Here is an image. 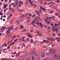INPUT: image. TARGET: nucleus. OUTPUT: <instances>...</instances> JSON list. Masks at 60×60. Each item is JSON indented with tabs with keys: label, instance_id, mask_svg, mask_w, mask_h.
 <instances>
[{
	"label": "nucleus",
	"instance_id": "1",
	"mask_svg": "<svg viewBox=\"0 0 60 60\" xmlns=\"http://www.w3.org/2000/svg\"><path fill=\"white\" fill-rule=\"evenodd\" d=\"M55 57H56L57 59H59L60 58V55L57 54H55L52 57V59L53 60H55Z\"/></svg>",
	"mask_w": 60,
	"mask_h": 60
},
{
	"label": "nucleus",
	"instance_id": "2",
	"mask_svg": "<svg viewBox=\"0 0 60 60\" xmlns=\"http://www.w3.org/2000/svg\"><path fill=\"white\" fill-rule=\"evenodd\" d=\"M56 51L54 49H51L49 51V52L51 54H54L55 53Z\"/></svg>",
	"mask_w": 60,
	"mask_h": 60
},
{
	"label": "nucleus",
	"instance_id": "3",
	"mask_svg": "<svg viewBox=\"0 0 60 60\" xmlns=\"http://www.w3.org/2000/svg\"><path fill=\"white\" fill-rule=\"evenodd\" d=\"M36 33L38 34V36H43V34H42V33L39 31H37Z\"/></svg>",
	"mask_w": 60,
	"mask_h": 60
},
{
	"label": "nucleus",
	"instance_id": "4",
	"mask_svg": "<svg viewBox=\"0 0 60 60\" xmlns=\"http://www.w3.org/2000/svg\"><path fill=\"white\" fill-rule=\"evenodd\" d=\"M27 35L28 36V37H29V38H33V36L31 35V34L29 33H27Z\"/></svg>",
	"mask_w": 60,
	"mask_h": 60
},
{
	"label": "nucleus",
	"instance_id": "5",
	"mask_svg": "<svg viewBox=\"0 0 60 60\" xmlns=\"http://www.w3.org/2000/svg\"><path fill=\"white\" fill-rule=\"evenodd\" d=\"M30 53L31 55H34V51H31Z\"/></svg>",
	"mask_w": 60,
	"mask_h": 60
},
{
	"label": "nucleus",
	"instance_id": "6",
	"mask_svg": "<svg viewBox=\"0 0 60 60\" xmlns=\"http://www.w3.org/2000/svg\"><path fill=\"white\" fill-rule=\"evenodd\" d=\"M13 26H12L10 28H9V29L12 31V30H13V29L14 28V27H13Z\"/></svg>",
	"mask_w": 60,
	"mask_h": 60
},
{
	"label": "nucleus",
	"instance_id": "7",
	"mask_svg": "<svg viewBox=\"0 0 60 60\" xmlns=\"http://www.w3.org/2000/svg\"><path fill=\"white\" fill-rule=\"evenodd\" d=\"M41 56L42 57H44L45 56V54L44 52H43Z\"/></svg>",
	"mask_w": 60,
	"mask_h": 60
},
{
	"label": "nucleus",
	"instance_id": "8",
	"mask_svg": "<svg viewBox=\"0 0 60 60\" xmlns=\"http://www.w3.org/2000/svg\"><path fill=\"white\" fill-rule=\"evenodd\" d=\"M24 27H23V25H21L20 26V29H24Z\"/></svg>",
	"mask_w": 60,
	"mask_h": 60
},
{
	"label": "nucleus",
	"instance_id": "9",
	"mask_svg": "<svg viewBox=\"0 0 60 60\" xmlns=\"http://www.w3.org/2000/svg\"><path fill=\"white\" fill-rule=\"evenodd\" d=\"M19 54H20V53H18L17 54H16V56H15V57H19L20 55H19Z\"/></svg>",
	"mask_w": 60,
	"mask_h": 60
},
{
	"label": "nucleus",
	"instance_id": "10",
	"mask_svg": "<svg viewBox=\"0 0 60 60\" xmlns=\"http://www.w3.org/2000/svg\"><path fill=\"white\" fill-rule=\"evenodd\" d=\"M40 8L41 10H44V11H46V10L45 9V8H42V6H41L40 7Z\"/></svg>",
	"mask_w": 60,
	"mask_h": 60
},
{
	"label": "nucleus",
	"instance_id": "11",
	"mask_svg": "<svg viewBox=\"0 0 60 60\" xmlns=\"http://www.w3.org/2000/svg\"><path fill=\"white\" fill-rule=\"evenodd\" d=\"M19 21L17 20V21H16V23L17 25H19Z\"/></svg>",
	"mask_w": 60,
	"mask_h": 60
},
{
	"label": "nucleus",
	"instance_id": "12",
	"mask_svg": "<svg viewBox=\"0 0 60 60\" xmlns=\"http://www.w3.org/2000/svg\"><path fill=\"white\" fill-rule=\"evenodd\" d=\"M36 13H37V14H38V15H39L40 14V13H39V12L38 11H35Z\"/></svg>",
	"mask_w": 60,
	"mask_h": 60
},
{
	"label": "nucleus",
	"instance_id": "13",
	"mask_svg": "<svg viewBox=\"0 0 60 60\" xmlns=\"http://www.w3.org/2000/svg\"><path fill=\"white\" fill-rule=\"evenodd\" d=\"M10 31V29H9L8 30H7L6 31V34H8V33L9 34V31Z\"/></svg>",
	"mask_w": 60,
	"mask_h": 60
},
{
	"label": "nucleus",
	"instance_id": "14",
	"mask_svg": "<svg viewBox=\"0 0 60 60\" xmlns=\"http://www.w3.org/2000/svg\"><path fill=\"white\" fill-rule=\"evenodd\" d=\"M30 42L31 43H33V42H34V40L33 39H31L30 40Z\"/></svg>",
	"mask_w": 60,
	"mask_h": 60
},
{
	"label": "nucleus",
	"instance_id": "15",
	"mask_svg": "<svg viewBox=\"0 0 60 60\" xmlns=\"http://www.w3.org/2000/svg\"><path fill=\"white\" fill-rule=\"evenodd\" d=\"M54 17H55V18H56V17H55V16H53V17L52 16V17H49V18H50V19H52L54 18Z\"/></svg>",
	"mask_w": 60,
	"mask_h": 60
},
{
	"label": "nucleus",
	"instance_id": "16",
	"mask_svg": "<svg viewBox=\"0 0 60 60\" xmlns=\"http://www.w3.org/2000/svg\"><path fill=\"white\" fill-rule=\"evenodd\" d=\"M18 0H16L15 1V4H16L17 5L18 4Z\"/></svg>",
	"mask_w": 60,
	"mask_h": 60
},
{
	"label": "nucleus",
	"instance_id": "17",
	"mask_svg": "<svg viewBox=\"0 0 60 60\" xmlns=\"http://www.w3.org/2000/svg\"><path fill=\"white\" fill-rule=\"evenodd\" d=\"M58 25H58V24H54V26H55V27H56V26H58Z\"/></svg>",
	"mask_w": 60,
	"mask_h": 60
},
{
	"label": "nucleus",
	"instance_id": "18",
	"mask_svg": "<svg viewBox=\"0 0 60 60\" xmlns=\"http://www.w3.org/2000/svg\"><path fill=\"white\" fill-rule=\"evenodd\" d=\"M17 6V5L16 4V3H15L14 5H13V7H15V8H16V6Z\"/></svg>",
	"mask_w": 60,
	"mask_h": 60
},
{
	"label": "nucleus",
	"instance_id": "19",
	"mask_svg": "<svg viewBox=\"0 0 60 60\" xmlns=\"http://www.w3.org/2000/svg\"><path fill=\"white\" fill-rule=\"evenodd\" d=\"M56 39L57 40V41H60L59 38H56Z\"/></svg>",
	"mask_w": 60,
	"mask_h": 60
},
{
	"label": "nucleus",
	"instance_id": "20",
	"mask_svg": "<svg viewBox=\"0 0 60 60\" xmlns=\"http://www.w3.org/2000/svg\"><path fill=\"white\" fill-rule=\"evenodd\" d=\"M49 52L47 53H46V55L47 56H49Z\"/></svg>",
	"mask_w": 60,
	"mask_h": 60
},
{
	"label": "nucleus",
	"instance_id": "21",
	"mask_svg": "<svg viewBox=\"0 0 60 60\" xmlns=\"http://www.w3.org/2000/svg\"><path fill=\"white\" fill-rule=\"evenodd\" d=\"M52 30L54 31H56V28H54V29L53 28L52 29Z\"/></svg>",
	"mask_w": 60,
	"mask_h": 60
},
{
	"label": "nucleus",
	"instance_id": "22",
	"mask_svg": "<svg viewBox=\"0 0 60 60\" xmlns=\"http://www.w3.org/2000/svg\"><path fill=\"white\" fill-rule=\"evenodd\" d=\"M55 30L56 31H58V28H56Z\"/></svg>",
	"mask_w": 60,
	"mask_h": 60
},
{
	"label": "nucleus",
	"instance_id": "23",
	"mask_svg": "<svg viewBox=\"0 0 60 60\" xmlns=\"http://www.w3.org/2000/svg\"><path fill=\"white\" fill-rule=\"evenodd\" d=\"M7 6V4H6V5L4 4V6H4V7H6Z\"/></svg>",
	"mask_w": 60,
	"mask_h": 60
},
{
	"label": "nucleus",
	"instance_id": "24",
	"mask_svg": "<svg viewBox=\"0 0 60 60\" xmlns=\"http://www.w3.org/2000/svg\"><path fill=\"white\" fill-rule=\"evenodd\" d=\"M26 22H30V20H27V21H26Z\"/></svg>",
	"mask_w": 60,
	"mask_h": 60
},
{
	"label": "nucleus",
	"instance_id": "25",
	"mask_svg": "<svg viewBox=\"0 0 60 60\" xmlns=\"http://www.w3.org/2000/svg\"><path fill=\"white\" fill-rule=\"evenodd\" d=\"M51 38H47V40L48 41H49V40H50Z\"/></svg>",
	"mask_w": 60,
	"mask_h": 60
},
{
	"label": "nucleus",
	"instance_id": "26",
	"mask_svg": "<svg viewBox=\"0 0 60 60\" xmlns=\"http://www.w3.org/2000/svg\"><path fill=\"white\" fill-rule=\"evenodd\" d=\"M56 34L54 33L52 34V36H55Z\"/></svg>",
	"mask_w": 60,
	"mask_h": 60
},
{
	"label": "nucleus",
	"instance_id": "27",
	"mask_svg": "<svg viewBox=\"0 0 60 60\" xmlns=\"http://www.w3.org/2000/svg\"><path fill=\"white\" fill-rule=\"evenodd\" d=\"M21 17L22 18H23V17H25V15H22Z\"/></svg>",
	"mask_w": 60,
	"mask_h": 60
},
{
	"label": "nucleus",
	"instance_id": "28",
	"mask_svg": "<svg viewBox=\"0 0 60 60\" xmlns=\"http://www.w3.org/2000/svg\"><path fill=\"white\" fill-rule=\"evenodd\" d=\"M11 11H13V12H14V11H15V10L14 9H12L11 10Z\"/></svg>",
	"mask_w": 60,
	"mask_h": 60
},
{
	"label": "nucleus",
	"instance_id": "29",
	"mask_svg": "<svg viewBox=\"0 0 60 60\" xmlns=\"http://www.w3.org/2000/svg\"><path fill=\"white\" fill-rule=\"evenodd\" d=\"M59 15V14L58 13H56L55 14V15L56 16H57V15Z\"/></svg>",
	"mask_w": 60,
	"mask_h": 60
},
{
	"label": "nucleus",
	"instance_id": "30",
	"mask_svg": "<svg viewBox=\"0 0 60 60\" xmlns=\"http://www.w3.org/2000/svg\"><path fill=\"white\" fill-rule=\"evenodd\" d=\"M45 22H47V21H48H48H47V19H45Z\"/></svg>",
	"mask_w": 60,
	"mask_h": 60
},
{
	"label": "nucleus",
	"instance_id": "31",
	"mask_svg": "<svg viewBox=\"0 0 60 60\" xmlns=\"http://www.w3.org/2000/svg\"><path fill=\"white\" fill-rule=\"evenodd\" d=\"M51 26H53L54 25L52 23H51Z\"/></svg>",
	"mask_w": 60,
	"mask_h": 60
},
{
	"label": "nucleus",
	"instance_id": "32",
	"mask_svg": "<svg viewBox=\"0 0 60 60\" xmlns=\"http://www.w3.org/2000/svg\"><path fill=\"white\" fill-rule=\"evenodd\" d=\"M30 32H34V30H30Z\"/></svg>",
	"mask_w": 60,
	"mask_h": 60
},
{
	"label": "nucleus",
	"instance_id": "33",
	"mask_svg": "<svg viewBox=\"0 0 60 60\" xmlns=\"http://www.w3.org/2000/svg\"><path fill=\"white\" fill-rule=\"evenodd\" d=\"M41 26V27L42 28L43 27V25L42 24H41L40 25Z\"/></svg>",
	"mask_w": 60,
	"mask_h": 60
},
{
	"label": "nucleus",
	"instance_id": "34",
	"mask_svg": "<svg viewBox=\"0 0 60 60\" xmlns=\"http://www.w3.org/2000/svg\"><path fill=\"white\" fill-rule=\"evenodd\" d=\"M50 40H51L52 41H54L53 40V39L52 38H51Z\"/></svg>",
	"mask_w": 60,
	"mask_h": 60
},
{
	"label": "nucleus",
	"instance_id": "35",
	"mask_svg": "<svg viewBox=\"0 0 60 60\" xmlns=\"http://www.w3.org/2000/svg\"><path fill=\"white\" fill-rule=\"evenodd\" d=\"M23 45H22V46H23L24 47H25L26 46H25V44H24V43H23Z\"/></svg>",
	"mask_w": 60,
	"mask_h": 60
},
{
	"label": "nucleus",
	"instance_id": "36",
	"mask_svg": "<svg viewBox=\"0 0 60 60\" xmlns=\"http://www.w3.org/2000/svg\"><path fill=\"white\" fill-rule=\"evenodd\" d=\"M46 43H49V41H46Z\"/></svg>",
	"mask_w": 60,
	"mask_h": 60
},
{
	"label": "nucleus",
	"instance_id": "37",
	"mask_svg": "<svg viewBox=\"0 0 60 60\" xmlns=\"http://www.w3.org/2000/svg\"><path fill=\"white\" fill-rule=\"evenodd\" d=\"M29 16H32V14H31L30 13H29Z\"/></svg>",
	"mask_w": 60,
	"mask_h": 60
},
{
	"label": "nucleus",
	"instance_id": "38",
	"mask_svg": "<svg viewBox=\"0 0 60 60\" xmlns=\"http://www.w3.org/2000/svg\"><path fill=\"white\" fill-rule=\"evenodd\" d=\"M16 37V35H15L14 37H13V38H15V37Z\"/></svg>",
	"mask_w": 60,
	"mask_h": 60
},
{
	"label": "nucleus",
	"instance_id": "39",
	"mask_svg": "<svg viewBox=\"0 0 60 60\" xmlns=\"http://www.w3.org/2000/svg\"><path fill=\"white\" fill-rule=\"evenodd\" d=\"M24 20L23 19H22L21 20V21H24Z\"/></svg>",
	"mask_w": 60,
	"mask_h": 60
},
{
	"label": "nucleus",
	"instance_id": "40",
	"mask_svg": "<svg viewBox=\"0 0 60 60\" xmlns=\"http://www.w3.org/2000/svg\"><path fill=\"white\" fill-rule=\"evenodd\" d=\"M41 4H42V3H43V1H41L40 2Z\"/></svg>",
	"mask_w": 60,
	"mask_h": 60
},
{
	"label": "nucleus",
	"instance_id": "41",
	"mask_svg": "<svg viewBox=\"0 0 60 60\" xmlns=\"http://www.w3.org/2000/svg\"><path fill=\"white\" fill-rule=\"evenodd\" d=\"M18 40V39H16V40H15L14 41V42H16V41H17V40Z\"/></svg>",
	"mask_w": 60,
	"mask_h": 60
},
{
	"label": "nucleus",
	"instance_id": "42",
	"mask_svg": "<svg viewBox=\"0 0 60 60\" xmlns=\"http://www.w3.org/2000/svg\"><path fill=\"white\" fill-rule=\"evenodd\" d=\"M25 38V37H22V39H24V38Z\"/></svg>",
	"mask_w": 60,
	"mask_h": 60
},
{
	"label": "nucleus",
	"instance_id": "43",
	"mask_svg": "<svg viewBox=\"0 0 60 60\" xmlns=\"http://www.w3.org/2000/svg\"><path fill=\"white\" fill-rule=\"evenodd\" d=\"M33 26H35V27H36V26H37L34 25Z\"/></svg>",
	"mask_w": 60,
	"mask_h": 60
},
{
	"label": "nucleus",
	"instance_id": "44",
	"mask_svg": "<svg viewBox=\"0 0 60 60\" xmlns=\"http://www.w3.org/2000/svg\"><path fill=\"white\" fill-rule=\"evenodd\" d=\"M9 12H8L7 13V14L6 15H8V14H9Z\"/></svg>",
	"mask_w": 60,
	"mask_h": 60
},
{
	"label": "nucleus",
	"instance_id": "45",
	"mask_svg": "<svg viewBox=\"0 0 60 60\" xmlns=\"http://www.w3.org/2000/svg\"><path fill=\"white\" fill-rule=\"evenodd\" d=\"M29 58H28L26 60H29Z\"/></svg>",
	"mask_w": 60,
	"mask_h": 60
},
{
	"label": "nucleus",
	"instance_id": "46",
	"mask_svg": "<svg viewBox=\"0 0 60 60\" xmlns=\"http://www.w3.org/2000/svg\"><path fill=\"white\" fill-rule=\"evenodd\" d=\"M34 8H36V5H35V4L34 5Z\"/></svg>",
	"mask_w": 60,
	"mask_h": 60
},
{
	"label": "nucleus",
	"instance_id": "47",
	"mask_svg": "<svg viewBox=\"0 0 60 60\" xmlns=\"http://www.w3.org/2000/svg\"><path fill=\"white\" fill-rule=\"evenodd\" d=\"M12 9V8H11V7H10L9 8V10H11V9Z\"/></svg>",
	"mask_w": 60,
	"mask_h": 60
},
{
	"label": "nucleus",
	"instance_id": "48",
	"mask_svg": "<svg viewBox=\"0 0 60 60\" xmlns=\"http://www.w3.org/2000/svg\"><path fill=\"white\" fill-rule=\"evenodd\" d=\"M43 41H44V42H46V41L45 40H43Z\"/></svg>",
	"mask_w": 60,
	"mask_h": 60
},
{
	"label": "nucleus",
	"instance_id": "49",
	"mask_svg": "<svg viewBox=\"0 0 60 60\" xmlns=\"http://www.w3.org/2000/svg\"><path fill=\"white\" fill-rule=\"evenodd\" d=\"M38 19H40V20H41V19H40V17H38Z\"/></svg>",
	"mask_w": 60,
	"mask_h": 60
},
{
	"label": "nucleus",
	"instance_id": "50",
	"mask_svg": "<svg viewBox=\"0 0 60 60\" xmlns=\"http://www.w3.org/2000/svg\"><path fill=\"white\" fill-rule=\"evenodd\" d=\"M52 12H53L52 11H50V13H52Z\"/></svg>",
	"mask_w": 60,
	"mask_h": 60
},
{
	"label": "nucleus",
	"instance_id": "51",
	"mask_svg": "<svg viewBox=\"0 0 60 60\" xmlns=\"http://www.w3.org/2000/svg\"><path fill=\"white\" fill-rule=\"evenodd\" d=\"M26 30H22V32H24V31H26Z\"/></svg>",
	"mask_w": 60,
	"mask_h": 60
},
{
	"label": "nucleus",
	"instance_id": "52",
	"mask_svg": "<svg viewBox=\"0 0 60 60\" xmlns=\"http://www.w3.org/2000/svg\"><path fill=\"white\" fill-rule=\"evenodd\" d=\"M58 25H59V24H60V21H58Z\"/></svg>",
	"mask_w": 60,
	"mask_h": 60
},
{
	"label": "nucleus",
	"instance_id": "53",
	"mask_svg": "<svg viewBox=\"0 0 60 60\" xmlns=\"http://www.w3.org/2000/svg\"><path fill=\"white\" fill-rule=\"evenodd\" d=\"M4 28L3 29H6V27H5L4 28Z\"/></svg>",
	"mask_w": 60,
	"mask_h": 60
},
{
	"label": "nucleus",
	"instance_id": "54",
	"mask_svg": "<svg viewBox=\"0 0 60 60\" xmlns=\"http://www.w3.org/2000/svg\"><path fill=\"white\" fill-rule=\"evenodd\" d=\"M0 15H3V13H0Z\"/></svg>",
	"mask_w": 60,
	"mask_h": 60
},
{
	"label": "nucleus",
	"instance_id": "55",
	"mask_svg": "<svg viewBox=\"0 0 60 60\" xmlns=\"http://www.w3.org/2000/svg\"><path fill=\"white\" fill-rule=\"evenodd\" d=\"M14 4V3H11V5H13V4Z\"/></svg>",
	"mask_w": 60,
	"mask_h": 60
},
{
	"label": "nucleus",
	"instance_id": "56",
	"mask_svg": "<svg viewBox=\"0 0 60 60\" xmlns=\"http://www.w3.org/2000/svg\"><path fill=\"white\" fill-rule=\"evenodd\" d=\"M22 41L23 42H24L25 41V40L24 39H22Z\"/></svg>",
	"mask_w": 60,
	"mask_h": 60
},
{
	"label": "nucleus",
	"instance_id": "57",
	"mask_svg": "<svg viewBox=\"0 0 60 60\" xmlns=\"http://www.w3.org/2000/svg\"><path fill=\"white\" fill-rule=\"evenodd\" d=\"M41 44H43V43H44V42H43V41H42V42H41Z\"/></svg>",
	"mask_w": 60,
	"mask_h": 60
},
{
	"label": "nucleus",
	"instance_id": "58",
	"mask_svg": "<svg viewBox=\"0 0 60 60\" xmlns=\"http://www.w3.org/2000/svg\"><path fill=\"white\" fill-rule=\"evenodd\" d=\"M29 38H27V41H29Z\"/></svg>",
	"mask_w": 60,
	"mask_h": 60
},
{
	"label": "nucleus",
	"instance_id": "59",
	"mask_svg": "<svg viewBox=\"0 0 60 60\" xmlns=\"http://www.w3.org/2000/svg\"><path fill=\"white\" fill-rule=\"evenodd\" d=\"M55 45H52V47H54Z\"/></svg>",
	"mask_w": 60,
	"mask_h": 60
},
{
	"label": "nucleus",
	"instance_id": "60",
	"mask_svg": "<svg viewBox=\"0 0 60 60\" xmlns=\"http://www.w3.org/2000/svg\"><path fill=\"white\" fill-rule=\"evenodd\" d=\"M3 21H5V19H3Z\"/></svg>",
	"mask_w": 60,
	"mask_h": 60
},
{
	"label": "nucleus",
	"instance_id": "61",
	"mask_svg": "<svg viewBox=\"0 0 60 60\" xmlns=\"http://www.w3.org/2000/svg\"><path fill=\"white\" fill-rule=\"evenodd\" d=\"M47 24H49L50 23V22L49 21L48 22H47Z\"/></svg>",
	"mask_w": 60,
	"mask_h": 60
},
{
	"label": "nucleus",
	"instance_id": "62",
	"mask_svg": "<svg viewBox=\"0 0 60 60\" xmlns=\"http://www.w3.org/2000/svg\"><path fill=\"white\" fill-rule=\"evenodd\" d=\"M11 18V17L10 16H9L8 17V19H10Z\"/></svg>",
	"mask_w": 60,
	"mask_h": 60
},
{
	"label": "nucleus",
	"instance_id": "63",
	"mask_svg": "<svg viewBox=\"0 0 60 60\" xmlns=\"http://www.w3.org/2000/svg\"><path fill=\"white\" fill-rule=\"evenodd\" d=\"M34 20L35 21H36L37 20V19H36V18H35L34 19Z\"/></svg>",
	"mask_w": 60,
	"mask_h": 60
},
{
	"label": "nucleus",
	"instance_id": "64",
	"mask_svg": "<svg viewBox=\"0 0 60 60\" xmlns=\"http://www.w3.org/2000/svg\"><path fill=\"white\" fill-rule=\"evenodd\" d=\"M20 60H23V58H22V59H20Z\"/></svg>",
	"mask_w": 60,
	"mask_h": 60
}]
</instances>
